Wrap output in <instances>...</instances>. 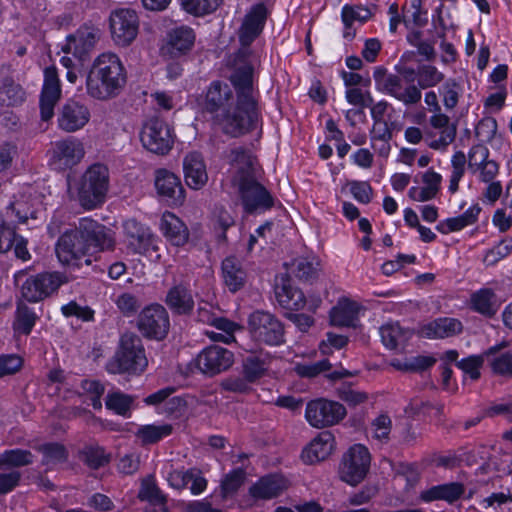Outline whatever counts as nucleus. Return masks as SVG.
Segmentation results:
<instances>
[{
	"label": "nucleus",
	"mask_w": 512,
	"mask_h": 512,
	"mask_svg": "<svg viewBox=\"0 0 512 512\" xmlns=\"http://www.w3.org/2000/svg\"><path fill=\"white\" fill-rule=\"evenodd\" d=\"M126 84V71L114 53H102L94 61L86 79L87 94L97 100L118 96Z\"/></svg>",
	"instance_id": "obj_1"
},
{
	"label": "nucleus",
	"mask_w": 512,
	"mask_h": 512,
	"mask_svg": "<svg viewBox=\"0 0 512 512\" xmlns=\"http://www.w3.org/2000/svg\"><path fill=\"white\" fill-rule=\"evenodd\" d=\"M259 118L257 102L237 99L220 113L214 120L222 132L231 137L244 135L256 127Z\"/></svg>",
	"instance_id": "obj_2"
},
{
	"label": "nucleus",
	"mask_w": 512,
	"mask_h": 512,
	"mask_svg": "<svg viewBox=\"0 0 512 512\" xmlns=\"http://www.w3.org/2000/svg\"><path fill=\"white\" fill-rule=\"evenodd\" d=\"M147 365L148 360L141 338L133 332H127L121 336L119 349L107 368L113 374H140Z\"/></svg>",
	"instance_id": "obj_3"
},
{
	"label": "nucleus",
	"mask_w": 512,
	"mask_h": 512,
	"mask_svg": "<svg viewBox=\"0 0 512 512\" xmlns=\"http://www.w3.org/2000/svg\"><path fill=\"white\" fill-rule=\"evenodd\" d=\"M109 188V171L103 164L91 165L81 176L77 199L82 208L92 210L105 202Z\"/></svg>",
	"instance_id": "obj_4"
},
{
	"label": "nucleus",
	"mask_w": 512,
	"mask_h": 512,
	"mask_svg": "<svg viewBox=\"0 0 512 512\" xmlns=\"http://www.w3.org/2000/svg\"><path fill=\"white\" fill-rule=\"evenodd\" d=\"M249 333L254 341L267 346L285 343V327L274 314L256 310L248 318Z\"/></svg>",
	"instance_id": "obj_5"
},
{
	"label": "nucleus",
	"mask_w": 512,
	"mask_h": 512,
	"mask_svg": "<svg viewBox=\"0 0 512 512\" xmlns=\"http://www.w3.org/2000/svg\"><path fill=\"white\" fill-rule=\"evenodd\" d=\"M140 141L149 152L163 156L168 154L174 145V130L166 121L153 116L143 123Z\"/></svg>",
	"instance_id": "obj_6"
},
{
	"label": "nucleus",
	"mask_w": 512,
	"mask_h": 512,
	"mask_svg": "<svg viewBox=\"0 0 512 512\" xmlns=\"http://www.w3.org/2000/svg\"><path fill=\"white\" fill-rule=\"evenodd\" d=\"M137 328L145 338L162 341L170 330L167 309L159 303L144 307L137 317Z\"/></svg>",
	"instance_id": "obj_7"
},
{
	"label": "nucleus",
	"mask_w": 512,
	"mask_h": 512,
	"mask_svg": "<svg viewBox=\"0 0 512 512\" xmlns=\"http://www.w3.org/2000/svg\"><path fill=\"white\" fill-rule=\"evenodd\" d=\"M242 200L244 210L253 214L257 210H268L274 206V199L270 192L260 184L255 174L244 173L241 181L234 183Z\"/></svg>",
	"instance_id": "obj_8"
},
{
	"label": "nucleus",
	"mask_w": 512,
	"mask_h": 512,
	"mask_svg": "<svg viewBox=\"0 0 512 512\" xmlns=\"http://www.w3.org/2000/svg\"><path fill=\"white\" fill-rule=\"evenodd\" d=\"M370 460V453L365 446H352L342 457L339 467L341 480L352 486L362 482L369 470Z\"/></svg>",
	"instance_id": "obj_9"
},
{
	"label": "nucleus",
	"mask_w": 512,
	"mask_h": 512,
	"mask_svg": "<svg viewBox=\"0 0 512 512\" xmlns=\"http://www.w3.org/2000/svg\"><path fill=\"white\" fill-rule=\"evenodd\" d=\"M48 156L49 164L55 169H71L84 158V144L80 139L68 136L53 142L48 150Z\"/></svg>",
	"instance_id": "obj_10"
},
{
	"label": "nucleus",
	"mask_w": 512,
	"mask_h": 512,
	"mask_svg": "<svg viewBox=\"0 0 512 512\" xmlns=\"http://www.w3.org/2000/svg\"><path fill=\"white\" fill-rule=\"evenodd\" d=\"M109 28L111 38L117 46L131 45L139 31V18L136 11L129 8L113 10L109 16Z\"/></svg>",
	"instance_id": "obj_11"
},
{
	"label": "nucleus",
	"mask_w": 512,
	"mask_h": 512,
	"mask_svg": "<svg viewBox=\"0 0 512 512\" xmlns=\"http://www.w3.org/2000/svg\"><path fill=\"white\" fill-rule=\"evenodd\" d=\"M346 414V408L341 403L324 398L308 402L305 411L306 420L315 428L338 424Z\"/></svg>",
	"instance_id": "obj_12"
},
{
	"label": "nucleus",
	"mask_w": 512,
	"mask_h": 512,
	"mask_svg": "<svg viewBox=\"0 0 512 512\" xmlns=\"http://www.w3.org/2000/svg\"><path fill=\"white\" fill-rule=\"evenodd\" d=\"M196 40L195 31L186 25L170 29L160 49L161 55L169 59L187 56L193 49Z\"/></svg>",
	"instance_id": "obj_13"
},
{
	"label": "nucleus",
	"mask_w": 512,
	"mask_h": 512,
	"mask_svg": "<svg viewBox=\"0 0 512 512\" xmlns=\"http://www.w3.org/2000/svg\"><path fill=\"white\" fill-rule=\"evenodd\" d=\"M86 245L80 236L78 226L74 230L64 232L56 243L58 260L63 265L79 267L81 259L89 255Z\"/></svg>",
	"instance_id": "obj_14"
},
{
	"label": "nucleus",
	"mask_w": 512,
	"mask_h": 512,
	"mask_svg": "<svg viewBox=\"0 0 512 512\" xmlns=\"http://www.w3.org/2000/svg\"><path fill=\"white\" fill-rule=\"evenodd\" d=\"M78 228L82 240L85 241L86 248L90 253L93 251L112 250L115 241L110 229L98 223L91 218H81Z\"/></svg>",
	"instance_id": "obj_15"
},
{
	"label": "nucleus",
	"mask_w": 512,
	"mask_h": 512,
	"mask_svg": "<svg viewBox=\"0 0 512 512\" xmlns=\"http://www.w3.org/2000/svg\"><path fill=\"white\" fill-rule=\"evenodd\" d=\"M154 184L157 195L171 207L181 206L185 201V189L178 176L167 169L155 171Z\"/></svg>",
	"instance_id": "obj_16"
},
{
	"label": "nucleus",
	"mask_w": 512,
	"mask_h": 512,
	"mask_svg": "<svg viewBox=\"0 0 512 512\" xmlns=\"http://www.w3.org/2000/svg\"><path fill=\"white\" fill-rule=\"evenodd\" d=\"M99 38L100 32L98 29L81 27L75 33L67 36L62 51L65 54H72L82 65L89 57Z\"/></svg>",
	"instance_id": "obj_17"
},
{
	"label": "nucleus",
	"mask_w": 512,
	"mask_h": 512,
	"mask_svg": "<svg viewBox=\"0 0 512 512\" xmlns=\"http://www.w3.org/2000/svg\"><path fill=\"white\" fill-rule=\"evenodd\" d=\"M234 363V354L219 345H212L202 350L196 365L204 374L213 376L229 369Z\"/></svg>",
	"instance_id": "obj_18"
},
{
	"label": "nucleus",
	"mask_w": 512,
	"mask_h": 512,
	"mask_svg": "<svg viewBox=\"0 0 512 512\" xmlns=\"http://www.w3.org/2000/svg\"><path fill=\"white\" fill-rule=\"evenodd\" d=\"M61 96V87L57 71L54 67L44 70V83L40 95V115L43 121L54 116V107Z\"/></svg>",
	"instance_id": "obj_19"
},
{
	"label": "nucleus",
	"mask_w": 512,
	"mask_h": 512,
	"mask_svg": "<svg viewBox=\"0 0 512 512\" xmlns=\"http://www.w3.org/2000/svg\"><path fill=\"white\" fill-rule=\"evenodd\" d=\"M124 233L129 239V247L137 254H146L151 248L157 250L155 236L151 230L136 219H128L123 224Z\"/></svg>",
	"instance_id": "obj_20"
},
{
	"label": "nucleus",
	"mask_w": 512,
	"mask_h": 512,
	"mask_svg": "<svg viewBox=\"0 0 512 512\" xmlns=\"http://www.w3.org/2000/svg\"><path fill=\"white\" fill-rule=\"evenodd\" d=\"M90 119L89 109L76 101L69 100L61 108L58 116V126L66 132L82 129Z\"/></svg>",
	"instance_id": "obj_21"
},
{
	"label": "nucleus",
	"mask_w": 512,
	"mask_h": 512,
	"mask_svg": "<svg viewBox=\"0 0 512 512\" xmlns=\"http://www.w3.org/2000/svg\"><path fill=\"white\" fill-rule=\"evenodd\" d=\"M267 19V8L258 3L246 14L239 31V39L243 46H249L262 32Z\"/></svg>",
	"instance_id": "obj_22"
},
{
	"label": "nucleus",
	"mask_w": 512,
	"mask_h": 512,
	"mask_svg": "<svg viewBox=\"0 0 512 512\" xmlns=\"http://www.w3.org/2000/svg\"><path fill=\"white\" fill-rule=\"evenodd\" d=\"M174 315L190 316L195 307L192 291L183 283L173 285L164 299Z\"/></svg>",
	"instance_id": "obj_23"
},
{
	"label": "nucleus",
	"mask_w": 512,
	"mask_h": 512,
	"mask_svg": "<svg viewBox=\"0 0 512 512\" xmlns=\"http://www.w3.org/2000/svg\"><path fill=\"white\" fill-rule=\"evenodd\" d=\"M381 91L401 101L405 105H414L421 100V91L414 84L403 87L402 79L395 74H389L382 81Z\"/></svg>",
	"instance_id": "obj_24"
},
{
	"label": "nucleus",
	"mask_w": 512,
	"mask_h": 512,
	"mask_svg": "<svg viewBox=\"0 0 512 512\" xmlns=\"http://www.w3.org/2000/svg\"><path fill=\"white\" fill-rule=\"evenodd\" d=\"M183 170L186 184L194 190L201 189L208 181L206 165L198 152H191L185 156Z\"/></svg>",
	"instance_id": "obj_25"
},
{
	"label": "nucleus",
	"mask_w": 512,
	"mask_h": 512,
	"mask_svg": "<svg viewBox=\"0 0 512 512\" xmlns=\"http://www.w3.org/2000/svg\"><path fill=\"white\" fill-rule=\"evenodd\" d=\"M335 439L330 431H322L302 451L301 458L306 464L325 460L333 451Z\"/></svg>",
	"instance_id": "obj_26"
},
{
	"label": "nucleus",
	"mask_w": 512,
	"mask_h": 512,
	"mask_svg": "<svg viewBox=\"0 0 512 512\" xmlns=\"http://www.w3.org/2000/svg\"><path fill=\"white\" fill-rule=\"evenodd\" d=\"M287 489V480L277 474L261 477L249 488V494L255 499H272Z\"/></svg>",
	"instance_id": "obj_27"
},
{
	"label": "nucleus",
	"mask_w": 512,
	"mask_h": 512,
	"mask_svg": "<svg viewBox=\"0 0 512 512\" xmlns=\"http://www.w3.org/2000/svg\"><path fill=\"white\" fill-rule=\"evenodd\" d=\"M507 346L508 343L503 341L485 350V355L486 361L494 374L512 378V351L501 353V350Z\"/></svg>",
	"instance_id": "obj_28"
},
{
	"label": "nucleus",
	"mask_w": 512,
	"mask_h": 512,
	"mask_svg": "<svg viewBox=\"0 0 512 512\" xmlns=\"http://www.w3.org/2000/svg\"><path fill=\"white\" fill-rule=\"evenodd\" d=\"M233 101L234 97L229 85L216 81L210 85L207 91L205 108L208 112L216 115L227 108Z\"/></svg>",
	"instance_id": "obj_29"
},
{
	"label": "nucleus",
	"mask_w": 512,
	"mask_h": 512,
	"mask_svg": "<svg viewBox=\"0 0 512 512\" xmlns=\"http://www.w3.org/2000/svg\"><path fill=\"white\" fill-rule=\"evenodd\" d=\"M383 345L390 350L402 351L413 336V331L403 328L399 323H388L380 327Z\"/></svg>",
	"instance_id": "obj_30"
},
{
	"label": "nucleus",
	"mask_w": 512,
	"mask_h": 512,
	"mask_svg": "<svg viewBox=\"0 0 512 512\" xmlns=\"http://www.w3.org/2000/svg\"><path fill=\"white\" fill-rule=\"evenodd\" d=\"M465 488L462 483L450 482L436 485L420 493V499L424 502L444 500L450 504L454 503L464 494Z\"/></svg>",
	"instance_id": "obj_31"
},
{
	"label": "nucleus",
	"mask_w": 512,
	"mask_h": 512,
	"mask_svg": "<svg viewBox=\"0 0 512 512\" xmlns=\"http://www.w3.org/2000/svg\"><path fill=\"white\" fill-rule=\"evenodd\" d=\"M161 230L164 236L175 246L184 245L189 238L186 225L175 214L166 212L161 219Z\"/></svg>",
	"instance_id": "obj_32"
},
{
	"label": "nucleus",
	"mask_w": 512,
	"mask_h": 512,
	"mask_svg": "<svg viewBox=\"0 0 512 512\" xmlns=\"http://www.w3.org/2000/svg\"><path fill=\"white\" fill-rule=\"evenodd\" d=\"M222 276L230 292L235 293L246 283V272L241 262L235 257H227L222 262Z\"/></svg>",
	"instance_id": "obj_33"
},
{
	"label": "nucleus",
	"mask_w": 512,
	"mask_h": 512,
	"mask_svg": "<svg viewBox=\"0 0 512 512\" xmlns=\"http://www.w3.org/2000/svg\"><path fill=\"white\" fill-rule=\"evenodd\" d=\"M275 293L279 304L283 308L299 310L305 305L304 293L293 287L287 278L281 277V284L276 285Z\"/></svg>",
	"instance_id": "obj_34"
},
{
	"label": "nucleus",
	"mask_w": 512,
	"mask_h": 512,
	"mask_svg": "<svg viewBox=\"0 0 512 512\" xmlns=\"http://www.w3.org/2000/svg\"><path fill=\"white\" fill-rule=\"evenodd\" d=\"M230 80L235 87L237 99L257 102L253 95V67L245 64L238 67L231 75Z\"/></svg>",
	"instance_id": "obj_35"
},
{
	"label": "nucleus",
	"mask_w": 512,
	"mask_h": 512,
	"mask_svg": "<svg viewBox=\"0 0 512 512\" xmlns=\"http://www.w3.org/2000/svg\"><path fill=\"white\" fill-rule=\"evenodd\" d=\"M357 320L358 306L355 302L348 299L340 300L330 312V321L334 326L354 327Z\"/></svg>",
	"instance_id": "obj_36"
},
{
	"label": "nucleus",
	"mask_w": 512,
	"mask_h": 512,
	"mask_svg": "<svg viewBox=\"0 0 512 512\" xmlns=\"http://www.w3.org/2000/svg\"><path fill=\"white\" fill-rule=\"evenodd\" d=\"M462 323L454 318H438L423 327V333L429 338H448L459 334Z\"/></svg>",
	"instance_id": "obj_37"
},
{
	"label": "nucleus",
	"mask_w": 512,
	"mask_h": 512,
	"mask_svg": "<svg viewBox=\"0 0 512 512\" xmlns=\"http://www.w3.org/2000/svg\"><path fill=\"white\" fill-rule=\"evenodd\" d=\"M269 362L268 355L249 354L242 360L243 375L253 384L266 374Z\"/></svg>",
	"instance_id": "obj_38"
},
{
	"label": "nucleus",
	"mask_w": 512,
	"mask_h": 512,
	"mask_svg": "<svg viewBox=\"0 0 512 512\" xmlns=\"http://www.w3.org/2000/svg\"><path fill=\"white\" fill-rule=\"evenodd\" d=\"M78 459L90 469L97 470L110 462V454L97 444H88L79 449Z\"/></svg>",
	"instance_id": "obj_39"
},
{
	"label": "nucleus",
	"mask_w": 512,
	"mask_h": 512,
	"mask_svg": "<svg viewBox=\"0 0 512 512\" xmlns=\"http://www.w3.org/2000/svg\"><path fill=\"white\" fill-rule=\"evenodd\" d=\"M471 304L475 311L489 318L493 317L499 309L496 295L491 289H481L472 294Z\"/></svg>",
	"instance_id": "obj_40"
},
{
	"label": "nucleus",
	"mask_w": 512,
	"mask_h": 512,
	"mask_svg": "<svg viewBox=\"0 0 512 512\" xmlns=\"http://www.w3.org/2000/svg\"><path fill=\"white\" fill-rule=\"evenodd\" d=\"M37 315L22 300L17 302L13 328L16 332L29 335L36 323Z\"/></svg>",
	"instance_id": "obj_41"
},
{
	"label": "nucleus",
	"mask_w": 512,
	"mask_h": 512,
	"mask_svg": "<svg viewBox=\"0 0 512 512\" xmlns=\"http://www.w3.org/2000/svg\"><path fill=\"white\" fill-rule=\"evenodd\" d=\"M229 160L237 167L236 176L233 183L241 181V175L244 173L255 174L253 167V156L251 152L243 147H237L230 151Z\"/></svg>",
	"instance_id": "obj_42"
},
{
	"label": "nucleus",
	"mask_w": 512,
	"mask_h": 512,
	"mask_svg": "<svg viewBox=\"0 0 512 512\" xmlns=\"http://www.w3.org/2000/svg\"><path fill=\"white\" fill-rule=\"evenodd\" d=\"M33 461L34 455L25 449H10L0 454V468H20L31 465Z\"/></svg>",
	"instance_id": "obj_43"
},
{
	"label": "nucleus",
	"mask_w": 512,
	"mask_h": 512,
	"mask_svg": "<svg viewBox=\"0 0 512 512\" xmlns=\"http://www.w3.org/2000/svg\"><path fill=\"white\" fill-rule=\"evenodd\" d=\"M173 431L170 424L163 425H144L136 432V437L141 440L142 445L154 444L163 437L169 436Z\"/></svg>",
	"instance_id": "obj_44"
},
{
	"label": "nucleus",
	"mask_w": 512,
	"mask_h": 512,
	"mask_svg": "<svg viewBox=\"0 0 512 512\" xmlns=\"http://www.w3.org/2000/svg\"><path fill=\"white\" fill-rule=\"evenodd\" d=\"M4 218L15 225L18 223H25L29 217H34V211L23 200H16L11 202L7 207Z\"/></svg>",
	"instance_id": "obj_45"
},
{
	"label": "nucleus",
	"mask_w": 512,
	"mask_h": 512,
	"mask_svg": "<svg viewBox=\"0 0 512 512\" xmlns=\"http://www.w3.org/2000/svg\"><path fill=\"white\" fill-rule=\"evenodd\" d=\"M223 0H181L182 8L194 16H205L215 12Z\"/></svg>",
	"instance_id": "obj_46"
},
{
	"label": "nucleus",
	"mask_w": 512,
	"mask_h": 512,
	"mask_svg": "<svg viewBox=\"0 0 512 512\" xmlns=\"http://www.w3.org/2000/svg\"><path fill=\"white\" fill-rule=\"evenodd\" d=\"M34 276L46 298L56 292L62 284L67 282V277L60 272H43Z\"/></svg>",
	"instance_id": "obj_47"
},
{
	"label": "nucleus",
	"mask_w": 512,
	"mask_h": 512,
	"mask_svg": "<svg viewBox=\"0 0 512 512\" xmlns=\"http://www.w3.org/2000/svg\"><path fill=\"white\" fill-rule=\"evenodd\" d=\"M43 454L42 464L63 463L68 458V452L60 443H46L36 447Z\"/></svg>",
	"instance_id": "obj_48"
},
{
	"label": "nucleus",
	"mask_w": 512,
	"mask_h": 512,
	"mask_svg": "<svg viewBox=\"0 0 512 512\" xmlns=\"http://www.w3.org/2000/svg\"><path fill=\"white\" fill-rule=\"evenodd\" d=\"M319 262L307 258L295 259L291 264L292 273L297 278L304 281H309L317 277Z\"/></svg>",
	"instance_id": "obj_49"
},
{
	"label": "nucleus",
	"mask_w": 512,
	"mask_h": 512,
	"mask_svg": "<svg viewBox=\"0 0 512 512\" xmlns=\"http://www.w3.org/2000/svg\"><path fill=\"white\" fill-rule=\"evenodd\" d=\"M0 97L8 106H15L25 100V92L19 84L7 79L0 89Z\"/></svg>",
	"instance_id": "obj_50"
},
{
	"label": "nucleus",
	"mask_w": 512,
	"mask_h": 512,
	"mask_svg": "<svg viewBox=\"0 0 512 512\" xmlns=\"http://www.w3.org/2000/svg\"><path fill=\"white\" fill-rule=\"evenodd\" d=\"M133 398L121 392L108 393L105 399L107 409L114 411L116 414L125 416L130 410Z\"/></svg>",
	"instance_id": "obj_51"
},
{
	"label": "nucleus",
	"mask_w": 512,
	"mask_h": 512,
	"mask_svg": "<svg viewBox=\"0 0 512 512\" xmlns=\"http://www.w3.org/2000/svg\"><path fill=\"white\" fill-rule=\"evenodd\" d=\"M486 360L485 351L480 355H471L456 363V366L465 374L469 375L472 380L480 378V368Z\"/></svg>",
	"instance_id": "obj_52"
},
{
	"label": "nucleus",
	"mask_w": 512,
	"mask_h": 512,
	"mask_svg": "<svg viewBox=\"0 0 512 512\" xmlns=\"http://www.w3.org/2000/svg\"><path fill=\"white\" fill-rule=\"evenodd\" d=\"M139 498L141 500H146L155 507H159L164 512H167V510L164 509L166 497L154 483L144 482L139 491Z\"/></svg>",
	"instance_id": "obj_53"
},
{
	"label": "nucleus",
	"mask_w": 512,
	"mask_h": 512,
	"mask_svg": "<svg viewBox=\"0 0 512 512\" xmlns=\"http://www.w3.org/2000/svg\"><path fill=\"white\" fill-rule=\"evenodd\" d=\"M418 84L421 88L426 89L436 86L444 79L443 73L431 65H423L417 71Z\"/></svg>",
	"instance_id": "obj_54"
},
{
	"label": "nucleus",
	"mask_w": 512,
	"mask_h": 512,
	"mask_svg": "<svg viewBox=\"0 0 512 512\" xmlns=\"http://www.w3.org/2000/svg\"><path fill=\"white\" fill-rule=\"evenodd\" d=\"M342 21L344 26L348 29L351 27L353 21L365 22L371 16V11L363 6L345 5L342 9Z\"/></svg>",
	"instance_id": "obj_55"
},
{
	"label": "nucleus",
	"mask_w": 512,
	"mask_h": 512,
	"mask_svg": "<svg viewBox=\"0 0 512 512\" xmlns=\"http://www.w3.org/2000/svg\"><path fill=\"white\" fill-rule=\"evenodd\" d=\"M16 235V226L0 214V253H6L13 247Z\"/></svg>",
	"instance_id": "obj_56"
},
{
	"label": "nucleus",
	"mask_w": 512,
	"mask_h": 512,
	"mask_svg": "<svg viewBox=\"0 0 512 512\" xmlns=\"http://www.w3.org/2000/svg\"><path fill=\"white\" fill-rule=\"evenodd\" d=\"M245 480V472L242 468L234 469L227 474L221 482L222 493L228 496L237 492Z\"/></svg>",
	"instance_id": "obj_57"
},
{
	"label": "nucleus",
	"mask_w": 512,
	"mask_h": 512,
	"mask_svg": "<svg viewBox=\"0 0 512 512\" xmlns=\"http://www.w3.org/2000/svg\"><path fill=\"white\" fill-rule=\"evenodd\" d=\"M21 295L26 301L31 303H36L46 298L34 275L28 277L22 284Z\"/></svg>",
	"instance_id": "obj_58"
},
{
	"label": "nucleus",
	"mask_w": 512,
	"mask_h": 512,
	"mask_svg": "<svg viewBox=\"0 0 512 512\" xmlns=\"http://www.w3.org/2000/svg\"><path fill=\"white\" fill-rule=\"evenodd\" d=\"M460 85L454 79H448L441 87L443 103L447 109L456 107L459 99Z\"/></svg>",
	"instance_id": "obj_59"
},
{
	"label": "nucleus",
	"mask_w": 512,
	"mask_h": 512,
	"mask_svg": "<svg viewBox=\"0 0 512 512\" xmlns=\"http://www.w3.org/2000/svg\"><path fill=\"white\" fill-rule=\"evenodd\" d=\"M373 126L370 130L371 142L376 141H391L393 137L394 122L386 120L373 121Z\"/></svg>",
	"instance_id": "obj_60"
},
{
	"label": "nucleus",
	"mask_w": 512,
	"mask_h": 512,
	"mask_svg": "<svg viewBox=\"0 0 512 512\" xmlns=\"http://www.w3.org/2000/svg\"><path fill=\"white\" fill-rule=\"evenodd\" d=\"M251 382L242 376H230L222 380L220 386L223 390L233 393H248L251 390Z\"/></svg>",
	"instance_id": "obj_61"
},
{
	"label": "nucleus",
	"mask_w": 512,
	"mask_h": 512,
	"mask_svg": "<svg viewBox=\"0 0 512 512\" xmlns=\"http://www.w3.org/2000/svg\"><path fill=\"white\" fill-rule=\"evenodd\" d=\"M497 132V121L492 117H485L479 121L475 128V135L482 142L493 140Z\"/></svg>",
	"instance_id": "obj_62"
},
{
	"label": "nucleus",
	"mask_w": 512,
	"mask_h": 512,
	"mask_svg": "<svg viewBox=\"0 0 512 512\" xmlns=\"http://www.w3.org/2000/svg\"><path fill=\"white\" fill-rule=\"evenodd\" d=\"M489 150L487 147L478 144L474 145L468 154V168L473 172H477L480 167L488 160Z\"/></svg>",
	"instance_id": "obj_63"
},
{
	"label": "nucleus",
	"mask_w": 512,
	"mask_h": 512,
	"mask_svg": "<svg viewBox=\"0 0 512 512\" xmlns=\"http://www.w3.org/2000/svg\"><path fill=\"white\" fill-rule=\"evenodd\" d=\"M118 309L125 315H134L141 307L139 299L131 293H122L116 299Z\"/></svg>",
	"instance_id": "obj_64"
}]
</instances>
